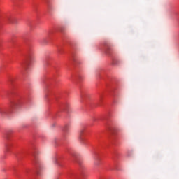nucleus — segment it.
<instances>
[{"label": "nucleus", "instance_id": "nucleus-1", "mask_svg": "<svg viewBox=\"0 0 179 179\" xmlns=\"http://www.w3.org/2000/svg\"><path fill=\"white\" fill-rule=\"evenodd\" d=\"M33 62H34V57L29 55L27 60L22 64V66L24 68V69H25V71H27Z\"/></svg>", "mask_w": 179, "mask_h": 179}, {"label": "nucleus", "instance_id": "nucleus-2", "mask_svg": "<svg viewBox=\"0 0 179 179\" xmlns=\"http://www.w3.org/2000/svg\"><path fill=\"white\" fill-rule=\"evenodd\" d=\"M22 106V101L20 99H17L13 101L11 103L12 108H19V107Z\"/></svg>", "mask_w": 179, "mask_h": 179}, {"label": "nucleus", "instance_id": "nucleus-3", "mask_svg": "<svg viewBox=\"0 0 179 179\" xmlns=\"http://www.w3.org/2000/svg\"><path fill=\"white\" fill-rule=\"evenodd\" d=\"M35 166H36V174H40V171L43 170V166H41V164L38 161L35 162Z\"/></svg>", "mask_w": 179, "mask_h": 179}, {"label": "nucleus", "instance_id": "nucleus-4", "mask_svg": "<svg viewBox=\"0 0 179 179\" xmlns=\"http://www.w3.org/2000/svg\"><path fill=\"white\" fill-rule=\"evenodd\" d=\"M12 148H13V143H7L6 144V152H12Z\"/></svg>", "mask_w": 179, "mask_h": 179}, {"label": "nucleus", "instance_id": "nucleus-5", "mask_svg": "<svg viewBox=\"0 0 179 179\" xmlns=\"http://www.w3.org/2000/svg\"><path fill=\"white\" fill-rule=\"evenodd\" d=\"M94 159V166L96 167H99L100 166V159L99 158V156L97 155L96 153H95Z\"/></svg>", "mask_w": 179, "mask_h": 179}, {"label": "nucleus", "instance_id": "nucleus-6", "mask_svg": "<svg viewBox=\"0 0 179 179\" xmlns=\"http://www.w3.org/2000/svg\"><path fill=\"white\" fill-rule=\"evenodd\" d=\"M8 110L5 108H0V115L1 117H5V115H8Z\"/></svg>", "mask_w": 179, "mask_h": 179}, {"label": "nucleus", "instance_id": "nucleus-7", "mask_svg": "<svg viewBox=\"0 0 179 179\" xmlns=\"http://www.w3.org/2000/svg\"><path fill=\"white\" fill-rule=\"evenodd\" d=\"M45 97H46V99H52V93L50 91H46L45 93Z\"/></svg>", "mask_w": 179, "mask_h": 179}, {"label": "nucleus", "instance_id": "nucleus-8", "mask_svg": "<svg viewBox=\"0 0 179 179\" xmlns=\"http://www.w3.org/2000/svg\"><path fill=\"white\" fill-rule=\"evenodd\" d=\"M63 132H64L65 134H68V132H69V124H66L63 127Z\"/></svg>", "mask_w": 179, "mask_h": 179}, {"label": "nucleus", "instance_id": "nucleus-9", "mask_svg": "<svg viewBox=\"0 0 179 179\" xmlns=\"http://www.w3.org/2000/svg\"><path fill=\"white\" fill-rule=\"evenodd\" d=\"M83 80V76L79 75L76 77V82H77L78 83H79V82Z\"/></svg>", "mask_w": 179, "mask_h": 179}, {"label": "nucleus", "instance_id": "nucleus-10", "mask_svg": "<svg viewBox=\"0 0 179 179\" xmlns=\"http://www.w3.org/2000/svg\"><path fill=\"white\" fill-rule=\"evenodd\" d=\"M53 162H54V163H55L56 164L59 165L60 167H61V166H62V165L61 164V162H59V160L58 158H57V157H55V158H54Z\"/></svg>", "mask_w": 179, "mask_h": 179}, {"label": "nucleus", "instance_id": "nucleus-11", "mask_svg": "<svg viewBox=\"0 0 179 179\" xmlns=\"http://www.w3.org/2000/svg\"><path fill=\"white\" fill-rule=\"evenodd\" d=\"M10 136V131H8L7 133H6L4 138L5 139H6L7 141H9V138Z\"/></svg>", "mask_w": 179, "mask_h": 179}, {"label": "nucleus", "instance_id": "nucleus-12", "mask_svg": "<svg viewBox=\"0 0 179 179\" xmlns=\"http://www.w3.org/2000/svg\"><path fill=\"white\" fill-rule=\"evenodd\" d=\"M82 134H83V130H81L80 131V142H81V143H83V138H82Z\"/></svg>", "mask_w": 179, "mask_h": 179}, {"label": "nucleus", "instance_id": "nucleus-13", "mask_svg": "<svg viewBox=\"0 0 179 179\" xmlns=\"http://www.w3.org/2000/svg\"><path fill=\"white\" fill-rule=\"evenodd\" d=\"M6 20H8L10 23H13V19H11L10 17H7Z\"/></svg>", "mask_w": 179, "mask_h": 179}, {"label": "nucleus", "instance_id": "nucleus-14", "mask_svg": "<svg viewBox=\"0 0 179 179\" xmlns=\"http://www.w3.org/2000/svg\"><path fill=\"white\" fill-rule=\"evenodd\" d=\"M29 173H31V171L30 169H28L26 171L25 175L27 176V174H29Z\"/></svg>", "mask_w": 179, "mask_h": 179}, {"label": "nucleus", "instance_id": "nucleus-15", "mask_svg": "<svg viewBox=\"0 0 179 179\" xmlns=\"http://www.w3.org/2000/svg\"><path fill=\"white\" fill-rule=\"evenodd\" d=\"M45 65L46 66H50V61L46 60Z\"/></svg>", "mask_w": 179, "mask_h": 179}, {"label": "nucleus", "instance_id": "nucleus-16", "mask_svg": "<svg viewBox=\"0 0 179 179\" xmlns=\"http://www.w3.org/2000/svg\"><path fill=\"white\" fill-rule=\"evenodd\" d=\"M41 44H46L47 43V41H45V40H42V41H41Z\"/></svg>", "mask_w": 179, "mask_h": 179}, {"label": "nucleus", "instance_id": "nucleus-17", "mask_svg": "<svg viewBox=\"0 0 179 179\" xmlns=\"http://www.w3.org/2000/svg\"><path fill=\"white\" fill-rule=\"evenodd\" d=\"M8 82H10V83H13V80L12 78H10L8 80Z\"/></svg>", "mask_w": 179, "mask_h": 179}, {"label": "nucleus", "instance_id": "nucleus-18", "mask_svg": "<svg viewBox=\"0 0 179 179\" xmlns=\"http://www.w3.org/2000/svg\"><path fill=\"white\" fill-rule=\"evenodd\" d=\"M93 121H94V122H96V121H97V118H96V117H94V118H93Z\"/></svg>", "mask_w": 179, "mask_h": 179}, {"label": "nucleus", "instance_id": "nucleus-19", "mask_svg": "<svg viewBox=\"0 0 179 179\" xmlns=\"http://www.w3.org/2000/svg\"><path fill=\"white\" fill-rule=\"evenodd\" d=\"M99 179H106V178L104 176H101Z\"/></svg>", "mask_w": 179, "mask_h": 179}, {"label": "nucleus", "instance_id": "nucleus-20", "mask_svg": "<svg viewBox=\"0 0 179 179\" xmlns=\"http://www.w3.org/2000/svg\"><path fill=\"white\" fill-rule=\"evenodd\" d=\"M45 2L47 3L48 6V0H44Z\"/></svg>", "mask_w": 179, "mask_h": 179}, {"label": "nucleus", "instance_id": "nucleus-21", "mask_svg": "<svg viewBox=\"0 0 179 179\" xmlns=\"http://www.w3.org/2000/svg\"><path fill=\"white\" fill-rule=\"evenodd\" d=\"M45 83L46 85H48L49 83H48V82H46V83Z\"/></svg>", "mask_w": 179, "mask_h": 179}, {"label": "nucleus", "instance_id": "nucleus-22", "mask_svg": "<svg viewBox=\"0 0 179 179\" xmlns=\"http://www.w3.org/2000/svg\"><path fill=\"white\" fill-rule=\"evenodd\" d=\"M127 156H129H129H131V155H130L129 154H128V155H127Z\"/></svg>", "mask_w": 179, "mask_h": 179}, {"label": "nucleus", "instance_id": "nucleus-23", "mask_svg": "<svg viewBox=\"0 0 179 179\" xmlns=\"http://www.w3.org/2000/svg\"><path fill=\"white\" fill-rule=\"evenodd\" d=\"M69 177H71V174H69Z\"/></svg>", "mask_w": 179, "mask_h": 179}]
</instances>
